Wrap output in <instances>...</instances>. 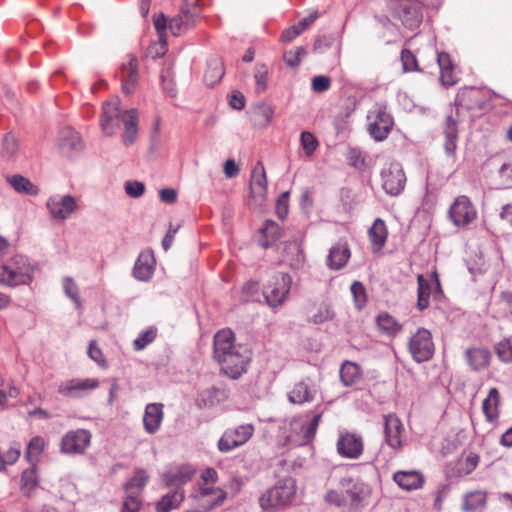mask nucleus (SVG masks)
<instances>
[{
    "mask_svg": "<svg viewBox=\"0 0 512 512\" xmlns=\"http://www.w3.org/2000/svg\"><path fill=\"white\" fill-rule=\"evenodd\" d=\"M466 360L473 370H481L486 367L491 358L488 349L485 348H469L465 352Z\"/></svg>",
    "mask_w": 512,
    "mask_h": 512,
    "instance_id": "f704fd0d",
    "label": "nucleus"
},
{
    "mask_svg": "<svg viewBox=\"0 0 512 512\" xmlns=\"http://www.w3.org/2000/svg\"><path fill=\"white\" fill-rule=\"evenodd\" d=\"M391 14L398 18L404 27L414 30L423 20L422 5L418 0H386Z\"/></svg>",
    "mask_w": 512,
    "mask_h": 512,
    "instance_id": "0eeeda50",
    "label": "nucleus"
},
{
    "mask_svg": "<svg viewBox=\"0 0 512 512\" xmlns=\"http://www.w3.org/2000/svg\"><path fill=\"white\" fill-rule=\"evenodd\" d=\"M318 391L317 384L312 379L305 378L294 384L287 397L290 403L303 405L314 401Z\"/></svg>",
    "mask_w": 512,
    "mask_h": 512,
    "instance_id": "6ab92c4d",
    "label": "nucleus"
},
{
    "mask_svg": "<svg viewBox=\"0 0 512 512\" xmlns=\"http://www.w3.org/2000/svg\"><path fill=\"white\" fill-rule=\"evenodd\" d=\"M418 290H417V307L423 311L429 307V298L431 294V284L421 274L417 277Z\"/></svg>",
    "mask_w": 512,
    "mask_h": 512,
    "instance_id": "37998d69",
    "label": "nucleus"
},
{
    "mask_svg": "<svg viewBox=\"0 0 512 512\" xmlns=\"http://www.w3.org/2000/svg\"><path fill=\"white\" fill-rule=\"evenodd\" d=\"M250 188L253 194L263 195L266 192V172L261 162H258L252 171Z\"/></svg>",
    "mask_w": 512,
    "mask_h": 512,
    "instance_id": "a19ab883",
    "label": "nucleus"
},
{
    "mask_svg": "<svg viewBox=\"0 0 512 512\" xmlns=\"http://www.w3.org/2000/svg\"><path fill=\"white\" fill-rule=\"evenodd\" d=\"M140 506L141 503L137 495L127 494L121 512H139Z\"/></svg>",
    "mask_w": 512,
    "mask_h": 512,
    "instance_id": "052dcab7",
    "label": "nucleus"
},
{
    "mask_svg": "<svg viewBox=\"0 0 512 512\" xmlns=\"http://www.w3.org/2000/svg\"><path fill=\"white\" fill-rule=\"evenodd\" d=\"M500 394L497 388H491L487 397L483 400L482 410L486 420L490 423L496 421L499 417Z\"/></svg>",
    "mask_w": 512,
    "mask_h": 512,
    "instance_id": "473e14b6",
    "label": "nucleus"
},
{
    "mask_svg": "<svg viewBox=\"0 0 512 512\" xmlns=\"http://www.w3.org/2000/svg\"><path fill=\"white\" fill-rule=\"evenodd\" d=\"M245 103V96L240 91H233L229 97V105L235 110H242Z\"/></svg>",
    "mask_w": 512,
    "mask_h": 512,
    "instance_id": "0e129e2a",
    "label": "nucleus"
},
{
    "mask_svg": "<svg viewBox=\"0 0 512 512\" xmlns=\"http://www.w3.org/2000/svg\"><path fill=\"white\" fill-rule=\"evenodd\" d=\"M497 354L502 362H512V337L506 338L498 343Z\"/></svg>",
    "mask_w": 512,
    "mask_h": 512,
    "instance_id": "6e6d98bb",
    "label": "nucleus"
},
{
    "mask_svg": "<svg viewBox=\"0 0 512 512\" xmlns=\"http://www.w3.org/2000/svg\"><path fill=\"white\" fill-rule=\"evenodd\" d=\"M356 305L361 308L366 303V291L364 285L359 281H354L350 287Z\"/></svg>",
    "mask_w": 512,
    "mask_h": 512,
    "instance_id": "13d9d810",
    "label": "nucleus"
},
{
    "mask_svg": "<svg viewBox=\"0 0 512 512\" xmlns=\"http://www.w3.org/2000/svg\"><path fill=\"white\" fill-rule=\"evenodd\" d=\"M408 349L413 360L417 363L430 360L435 352L431 332L425 328H418L409 339Z\"/></svg>",
    "mask_w": 512,
    "mask_h": 512,
    "instance_id": "9d476101",
    "label": "nucleus"
},
{
    "mask_svg": "<svg viewBox=\"0 0 512 512\" xmlns=\"http://www.w3.org/2000/svg\"><path fill=\"white\" fill-rule=\"evenodd\" d=\"M163 404L149 403L146 405L143 415L144 430L148 434H155L163 421Z\"/></svg>",
    "mask_w": 512,
    "mask_h": 512,
    "instance_id": "bb28decb",
    "label": "nucleus"
},
{
    "mask_svg": "<svg viewBox=\"0 0 512 512\" xmlns=\"http://www.w3.org/2000/svg\"><path fill=\"white\" fill-rule=\"evenodd\" d=\"M394 120L387 111L384 104L376 103L367 114V131L370 137L376 142H382L387 139L392 128Z\"/></svg>",
    "mask_w": 512,
    "mask_h": 512,
    "instance_id": "423d86ee",
    "label": "nucleus"
},
{
    "mask_svg": "<svg viewBox=\"0 0 512 512\" xmlns=\"http://www.w3.org/2000/svg\"><path fill=\"white\" fill-rule=\"evenodd\" d=\"M194 473L195 469L190 465H181L165 472L162 476V480L166 487L178 489L189 482Z\"/></svg>",
    "mask_w": 512,
    "mask_h": 512,
    "instance_id": "393cba45",
    "label": "nucleus"
},
{
    "mask_svg": "<svg viewBox=\"0 0 512 512\" xmlns=\"http://www.w3.org/2000/svg\"><path fill=\"white\" fill-rule=\"evenodd\" d=\"M38 485L39 477L36 472L35 464H32L31 468L22 472L20 488L22 493L30 498L34 495V491Z\"/></svg>",
    "mask_w": 512,
    "mask_h": 512,
    "instance_id": "ea45409f",
    "label": "nucleus"
},
{
    "mask_svg": "<svg viewBox=\"0 0 512 512\" xmlns=\"http://www.w3.org/2000/svg\"><path fill=\"white\" fill-rule=\"evenodd\" d=\"M19 145L15 136L11 133H7L2 140L0 155L5 160H13L17 154Z\"/></svg>",
    "mask_w": 512,
    "mask_h": 512,
    "instance_id": "a18cd8bd",
    "label": "nucleus"
},
{
    "mask_svg": "<svg viewBox=\"0 0 512 512\" xmlns=\"http://www.w3.org/2000/svg\"><path fill=\"white\" fill-rule=\"evenodd\" d=\"M177 191L174 188H163L159 191L160 200L166 204H173L177 200Z\"/></svg>",
    "mask_w": 512,
    "mask_h": 512,
    "instance_id": "338daca9",
    "label": "nucleus"
},
{
    "mask_svg": "<svg viewBox=\"0 0 512 512\" xmlns=\"http://www.w3.org/2000/svg\"><path fill=\"white\" fill-rule=\"evenodd\" d=\"M125 193L131 198H139L145 192V184L141 181L129 180L124 183Z\"/></svg>",
    "mask_w": 512,
    "mask_h": 512,
    "instance_id": "4d7b16f0",
    "label": "nucleus"
},
{
    "mask_svg": "<svg viewBox=\"0 0 512 512\" xmlns=\"http://www.w3.org/2000/svg\"><path fill=\"white\" fill-rule=\"evenodd\" d=\"M289 192H283L276 202V214L280 219H284L288 214Z\"/></svg>",
    "mask_w": 512,
    "mask_h": 512,
    "instance_id": "680f3d73",
    "label": "nucleus"
},
{
    "mask_svg": "<svg viewBox=\"0 0 512 512\" xmlns=\"http://www.w3.org/2000/svg\"><path fill=\"white\" fill-rule=\"evenodd\" d=\"M291 276L288 273L274 274L263 288V296L266 303L276 308L284 303L290 291Z\"/></svg>",
    "mask_w": 512,
    "mask_h": 512,
    "instance_id": "1a4fd4ad",
    "label": "nucleus"
},
{
    "mask_svg": "<svg viewBox=\"0 0 512 512\" xmlns=\"http://www.w3.org/2000/svg\"><path fill=\"white\" fill-rule=\"evenodd\" d=\"M88 356L99 365L105 363L102 351L99 347H97L95 340H92L89 343Z\"/></svg>",
    "mask_w": 512,
    "mask_h": 512,
    "instance_id": "e2e57ef3",
    "label": "nucleus"
},
{
    "mask_svg": "<svg viewBox=\"0 0 512 512\" xmlns=\"http://www.w3.org/2000/svg\"><path fill=\"white\" fill-rule=\"evenodd\" d=\"M499 175L507 186H512V161L500 167Z\"/></svg>",
    "mask_w": 512,
    "mask_h": 512,
    "instance_id": "774afa93",
    "label": "nucleus"
},
{
    "mask_svg": "<svg viewBox=\"0 0 512 512\" xmlns=\"http://www.w3.org/2000/svg\"><path fill=\"white\" fill-rule=\"evenodd\" d=\"M331 86V79L326 75H318L312 78V89L315 92H325Z\"/></svg>",
    "mask_w": 512,
    "mask_h": 512,
    "instance_id": "bf43d9fd",
    "label": "nucleus"
},
{
    "mask_svg": "<svg viewBox=\"0 0 512 512\" xmlns=\"http://www.w3.org/2000/svg\"><path fill=\"white\" fill-rule=\"evenodd\" d=\"M376 324L383 333L392 337L402 330V325L388 313L379 314L376 317Z\"/></svg>",
    "mask_w": 512,
    "mask_h": 512,
    "instance_id": "79ce46f5",
    "label": "nucleus"
},
{
    "mask_svg": "<svg viewBox=\"0 0 512 512\" xmlns=\"http://www.w3.org/2000/svg\"><path fill=\"white\" fill-rule=\"evenodd\" d=\"M448 215L455 226L463 227L475 219L476 210L467 196L460 195L451 204Z\"/></svg>",
    "mask_w": 512,
    "mask_h": 512,
    "instance_id": "2eb2a0df",
    "label": "nucleus"
},
{
    "mask_svg": "<svg viewBox=\"0 0 512 512\" xmlns=\"http://www.w3.org/2000/svg\"><path fill=\"white\" fill-rule=\"evenodd\" d=\"M120 77L122 82V91L126 95L132 94L138 83V62L133 55L127 56V61L120 67Z\"/></svg>",
    "mask_w": 512,
    "mask_h": 512,
    "instance_id": "412c9836",
    "label": "nucleus"
},
{
    "mask_svg": "<svg viewBox=\"0 0 512 512\" xmlns=\"http://www.w3.org/2000/svg\"><path fill=\"white\" fill-rule=\"evenodd\" d=\"M63 289L66 296L69 297L76 304L77 308H80L81 302L78 296V287L72 277H64Z\"/></svg>",
    "mask_w": 512,
    "mask_h": 512,
    "instance_id": "5fc2aeb1",
    "label": "nucleus"
},
{
    "mask_svg": "<svg viewBox=\"0 0 512 512\" xmlns=\"http://www.w3.org/2000/svg\"><path fill=\"white\" fill-rule=\"evenodd\" d=\"M201 512L210 511L220 506L227 497V493L218 487L199 485L191 494Z\"/></svg>",
    "mask_w": 512,
    "mask_h": 512,
    "instance_id": "ddd939ff",
    "label": "nucleus"
},
{
    "mask_svg": "<svg viewBox=\"0 0 512 512\" xmlns=\"http://www.w3.org/2000/svg\"><path fill=\"white\" fill-rule=\"evenodd\" d=\"M149 481V475L144 469H136L134 475L126 482L124 488L127 494L137 495L142 492Z\"/></svg>",
    "mask_w": 512,
    "mask_h": 512,
    "instance_id": "58836bf2",
    "label": "nucleus"
},
{
    "mask_svg": "<svg viewBox=\"0 0 512 512\" xmlns=\"http://www.w3.org/2000/svg\"><path fill=\"white\" fill-rule=\"evenodd\" d=\"M120 123L124 125L123 143L132 145L138 135V112L136 109L122 110L120 100L114 99L103 104L101 115V129L104 134L112 136Z\"/></svg>",
    "mask_w": 512,
    "mask_h": 512,
    "instance_id": "f03ea898",
    "label": "nucleus"
},
{
    "mask_svg": "<svg viewBox=\"0 0 512 512\" xmlns=\"http://www.w3.org/2000/svg\"><path fill=\"white\" fill-rule=\"evenodd\" d=\"M337 452L348 459H358L363 453V440L354 433H342L337 441Z\"/></svg>",
    "mask_w": 512,
    "mask_h": 512,
    "instance_id": "aec40b11",
    "label": "nucleus"
},
{
    "mask_svg": "<svg viewBox=\"0 0 512 512\" xmlns=\"http://www.w3.org/2000/svg\"><path fill=\"white\" fill-rule=\"evenodd\" d=\"M368 234L373 251H380L383 248L388 236L384 221L380 218H377L373 225L370 227Z\"/></svg>",
    "mask_w": 512,
    "mask_h": 512,
    "instance_id": "c9c22d12",
    "label": "nucleus"
},
{
    "mask_svg": "<svg viewBox=\"0 0 512 512\" xmlns=\"http://www.w3.org/2000/svg\"><path fill=\"white\" fill-rule=\"evenodd\" d=\"M185 499L183 488L172 489L164 494L155 504V512H171L180 507Z\"/></svg>",
    "mask_w": 512,
    "mask_h": 512,
    "instance_id": "c85d7f7f",
    "label": "nucleus"
},
{
    "mask_svg": "<svg viewBox=\"0 0 512 512\" xmlns=\"http://www.w3.org/2000/svg\"><path fill=\"white\" fill-rule=\"evenodd\" d=\"M6 181L19 194L36 196L39 193V188L21 174L7 176Z\"/></svg>",
    "mask_w": 512,
    "mask_h": 512,
    "instance_id": "2f4dec72",
    "label": "nucleus"
},
{
    "mask_svg": "<svg viewBox=\"0 0 512 512\" xmlns=\"http://www.w3.org/2000/svg\"><path fill=\"white\" fill-rule=\"evenodd\" d=\"M268 67L265 64H257L254 69L255 90L258 94L266 91L268 87Z\"/></svg>",
    "mask_w": 512,
    "mask_h": 512,
    "instance_id": "09e8293b",
    "label": "nucleus"
},
{
    "mask_svg": "<svg viewBox=\"0 0 512 512\" xmlns=\"http://www.w3.org/2000/svg\"><path fill=\"white\" fill-rule=\"evenodd\" d=\"M204 4L202 0H182L180 12L169 21V29L173 35L194 27L200 18Z\"/></svg>",
    "mask_w": 512,
    "mask_h": 512,
    "instance_id": "6e6552de",
    "label": "nucleus"
},
{
    "mask_svg": "<svg viewBox=\"0 0 512 512\" xmlns=\"http://www.w3.org/2000/svg\"><path fill=\"white\" fill-rule=\"evenodd\" d=\"M324 409L317 405L315 409L305 416L294 417L290 422V433L287 442L294 446H304L310 443L316 435Z\"/></svg>",
    "mask_w": 512,
    "mask_h": 512,
    "instance_id": "20e7f679",
    "label": "nucleus"
},
{
    "mask_svg": "<svg viewBox=\"0 0 512 512\" xmlns=\"http://www.w3.org/2000/svg\"><path fill=\"white\" fill-rule=\"evenodd\" d=\"M58 149L63 156L73 158L82 153L84 142L75 129L64 127L59 132Z\"/></svg>",
    "mask_w": 512,
    "mask_h": 512,
    "instance_id": "dca6fc26",
    "label": "nucleus"
},
{
    "mask_svg": "<svg viewBox=\"0 0 512 512\" xmlns=\"http://www.w3.org/2000/svg\"><path fill=\"white\" fill-rule=\"evenodd\" d=\"M402 431V422L396 415L388 414L384 417V441L394 451H398L402 446Z\"/></svg>",
    "mask_w": 512,
    "mask_h": 512,
    "instance_id": "5701e85b",
    "label": "nucleus"
},
{
    "mask_svg": "<svg viewBox=\"0 0 512 512\" xmlns=\"http://www.w3.org/2000/svg\"><path fill=\"white\" fill-rule=\"evenodd\" d=\"M479 463V456L476 453L470 452L465 457L461 458L458 462V471L465 475L470 474L475 470Z\"/></svg>",
    "mask_w": 512,
    "mask_h": 512,
    "instance_id": "8fccbe9b",
    "label": "nucleus"
},
{
    "mask_svg": "<svg viewBox=\"0 0 512 512\" xmlns=\"http://www.w3.org/2000/svg\"><path fill=\"white\" fill-rule=\"evenodd\" d=\"M153 256L148 253H141L135 262L133 275L137 280L148 281L153 274Z\"/></svg>",
    "mask_w": 512,
    "mask_h": 512,
    "instance_id": "72a5a7b5",
    "label": "nucleus"
},
{
    "mask_svg": "<svg viewBox=\"0 0 512 512\" xmlns=\"http://www.w3.org/2000/svg\"><path fill=\"white\" fill-rule=\"evenodd\" d=\"M46 207L53 220L64 221L76 210L77 204L71 195H53L47 199Z\"/></svg>",
    "mask_w": 512,
    "mask_h": 512,
    "instance_id": "f3484780",
    "label": "nucleus"
},
{
    "mask_svg": "<svg viewBox=\"0 0 512 512\" xmlns=\"http://www.w3.org/2000/svg\"><path fill=\"white\" fill-rule=\"evenodd\" d=\"M37 268V263L27 256L16 254L0 264V286L16 288L30 285Z\"/></svg>",
    "mask_w": 512,
    "mask_h": 512,
    "instance_id": "7ed1b4c3",
    "label": "nucleus"
},
{
    "mask_svg": "<svg viewBox=\"0 0 512 512\" xmlns=\"http://www.w3.org/2000/svg\"><path fill=\"white\" fill-rule=\"evenodd\" d=\"M444 135V152L448 158L456 159L458 143V120L452 114L447 115L442 125Z\"/></svg>",
    "mask_w": 512,
    "mask_h": 512,
    "instance_id": "4be33fe9",
    "label": "nucleus"
},
{
    "mask_svg": "<svg viewBox=\"0 0 512 512\" xmlns=\"http://www.w3.org/2000/svg\"><path fill=\"white\" fill-rule=\"evenodd\" d=\"M361 379V368L358 364L345 361L340 368V380L346 387L356 384Z\"/></svg>",
    "mask_w": 512,
    "mask_h": 512,
    "instance_id": "4c0bfd02",
    "label": "nucleus"
},
{
    "mask_svg": "<svg viewBox=\"0 0 512 512\" xmlns=\"http://www.w3.org/2000/svg\"><path fill=\"white\" fill-rule=\"evenodd\" d=\"M393 479L399 487L407 491L416 490L424 483L423 475L416 470L397 471L394 473Z\"/></svg>",
    "mask_w": 512,
    "mask_h": 512,
    "instance_id": "c756f323",
    "label": "nucleus"
},
{
    "mask_svg": "<svg viewBox=\"0 0 512 512\" xmlns=\"http://www.w3.org/2000/svg\"><path fill=\"white\" fill-rule=\"evenodd\" d=\"M99 386V381L94 378H74L62 382L58 387V393L69 398H81Z\"/></svg>",
    "mask_w": 512,
    "mask_h": 512,
    "instance_id": "a211bd4d",
    "label": "nucleus"
},
{
    "mask_svg": "<svg viewBox=\"0 0 512 512\" xmlns=\"http://www.w3.org/2000/svg\"><path fill=\"white\" fill-rule=\"evenodd\" d=\"M213 357L220 365L221 372L236 380L247 372L251 352L246 346L235 343L231 329H222L213 338Z\"/></svg>",
    "mask_w": 512,
    "mask_h": 512,
    "instance_id": "f257e3e1",
    "label": "nucleus"
},
{
    "mask_svg": "<svg viewBox=\"0 0 512 512\" xmlns=\"http://www.w3.org/2000/svg\"><path fill=\"white\" fill-rule=\"evenodd\" d=\"M92 434L86 429L70 430L60 441V452L65 455H82L91 444Z\"/></svg>",
    "mask_w": 512,
    "mask_h": 512,
    "instance_id": "9b49d317",
    "label": "nucleus"
},
{
    "mask_svg": "<svg viewBox=\"0 0 512 512\" xmlns=\"http://www.w3.org/2000/svg\"><path fill=\"white\" fill-rule=\"evenodd\" d=\"M381 179L384 191L391 196H397L404 190L406 176L398 162H391L384 167L381 171Z\"/></svg>",
    "mask_w": 512,
    "mask_h": 512,
    "instance_id": "4468645a",
    "label": "nucleus"
},
{
    "mask_svg": "<svg viewBox=\"0 0 512 512\" xmlns=\"http://www.w3.org/2000/svg\"><path fill=\"white\" fill-rule=\"evenodd\" d=\"M401 62L404 72L421 71L416 56L408 49L401 51Z\"/></svg>",
    "mask_w": 512,
    "mask_h": 512,
    "instance_id": "3c124183",
    "label": "nucleus"
},
{
    "mask_svg": "<svg viewBox=\"0 0 512 512\" xmlns=\"http://www.w3.org/2000/svg\"><path fill=\"white\" fill-rule=\"evenodd\" d=\"M45 448V441L41 436L33 437L28 445L25 457L31 464H35Z\"/></svg>",
    "mask_w": 512,
    "mask_h": 512,
    "instance_id": "49530a36",
    "label": "nucleus"
},
{
    "mask_svg": "<svg viewBox=\"0 0 512 512\" xmlns=\"http://www.w3.org/2000/svg\"><path fill=\"white\" fill-rule=\"evenodd\" d=\"M224 76V68L222 61L217 58H211L207 62V68L204 73V82L206 86L213 87L220 82Z\"/></svg>",
    "mask_w": 512,
    "mask_h": 512,
    "instance_id": "e433bc0d",
    "label": "nucleus"
},
{
    "mask_svg": "<svg viewBox=\"0 0 512 512\" xmlns=\"http://www.w3.org/2000/svg\"><path fill=\"white\" fill-rule=\"evenodd\" d=\"M340 486L350 497L353 506H357L369 493V488L364 482L351 476L341 478Z\"/></svg>",
    "mask_w": 512,
    "mask_h": 512,
    "instance_id": "a878e982",
    "label": "nucleus"
},
{
    "mask_svg": "<svg viewBox=\"0 0 512 512\" xmlns=\"http://www.w3.org/2000/svg\"><path fill=\"white\" fill-rule=\"evenodd\" d=\"M296 495V481L285 477L267 489L259 498V504L265 511L276 512L289 506Z\"/></svg>",
    "mask_w": 512,
    "mask_h": 512,
    "instance_id": "39448f33",
    "label": "nucleus"
},
{
    "mask_svg": "<svg viewBox=\"0 0 512 512\" xmlns=\"http://www.w3.org/2000/svg\"><path fill=\"white\" fill-rule=\"evenodd\" d=\"M437 64L440 70V81L443 86L450 87L457 83L458 78L454 72V66L451 62L450 56L445 52H437Z\"/></svg>",
    "mask_w": 512,
    "mask_h": 512,
    "instance_id": "cd10ccee",
    "label": "nucleus"
},
{
    "mask_svg": "<svg viewBox=\"0 0 512 512\" xmlns=\"http://www.w3.org/2000/svg\"><path fill=\"white\" fill-rule=\"evenodd\" d=\"M485 504L486 493L482 491H473L465 494L462 507L466 512H474L479 508H483Z\"/></svg>",
    "mask_w": 512,
    "mask_h": 512,
    "instance_id": "c03bdc74",
    "label": "nucleus"
},
{
    "mask_svg": "<svg viewBox=\"0 0 512 512\" xmlns=\"http://www.w3.org/2000/svg\"><path fill=\"white\" fill-rule=\"evenodd\" d=\"M351 257V251L346 241H338L333 245L326 258V265L330 270H340L346 266Z\"/></svg>",
    "mask_w": 512,
    "mask_h": 512,
    "instance_id": "b1692460",
    "label": "nucleus"
},
{
    "mask_svg": "<svg viewBox=\"0 0 512 512\" xmlns=\"http://www.w3.org/2000/svg\"><path fill=\"white\" fill-rule=\"evenodd\" d=\"M252 424H242L235 428L227 429L218 441V449L228 453L237 447L244 445L253 435Z\"/></svg>",
    "mask_w": 512,
    "mask_h": 512,
    "instance_id": "f8f14e48",
    "label": "nucleus"
},
{
    "mask_svg": "<svg viewBox=\"0 0 512 512\" xmlns=\"http://www.w3.org/2000/svg\"><path fill=\"white\" fill-rule=\"evenodd\" d=\"M21 445L19 443H13L7 451L0 455V461L2 462V470L5 465L14 464L20 457Z\"/></svg>",
    "mask_w": 512,
    "mask_h": 512,
    "instance_id": "864d4df0",
    "label": "nucleus"
},
{
    "mask_svg": "<svg viewBox=\"0 0 512 512\" xmlns=\"http://www.w3.org/2000/svg\"><path fill=\"white\" fill-rule=\"evenodd\" d=\"M300 142L307 156H311L319 145L317 138L309 131H303L301 133Z\"/></svg>",
    "mask_w": 512,
    "mask_h": 512,
    "instance_id": "603ef678",
    "label": "nucleus"
},
{
    "mask_svg": "<svg viewBox=\"0 0 512 512\" xmlns=\"http://www.w3.org/2000/svg\"><path fill=\"white\" fill-rule=\"evenodd\" d=\"M325 501L337 507H341L345 504L344 496L336 490H329L325 495Z\"/></svg>",
    "mask_w": 512,
    "mask_h": 512,
    "instance_id": "69168bd1",
    "label": "nucleus"
},
{
    "mask_svg": "<svg viewBox=\"0 0 512 512\" xmlns=\"http://www.w3.org/2000/svg\"><path fill=\"white\" fill-rule=\"evenodd\" d=\"M157 336V328L150 326L141 331L138 337L134 340L133 345L136 351L143 350L146 346L152 343Z\"/></svg>",
    "mask_w": 512,
    "mask_h": 512,
    "instance_id": "de8ad7c7",
    "label": "nucleus"
},
{
    "mask_svg": "<svg viewBox=\"0 0 512 512\" xmlns=\"http://www.w3.org/2000/svg\"><path fill=\"white\" fill-rule=\"evenodd\" d=\"M227 398L228 395L225 389L213 386L198 394L196 404L199 408H210L225 401Z\"/></svg>",
    "mask_w": 512,
    "mask_h": 512,
    "instance_id": "7c9ffc66",
    "label": "nucleus"
}]
</instances>
